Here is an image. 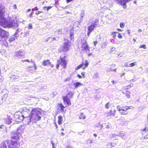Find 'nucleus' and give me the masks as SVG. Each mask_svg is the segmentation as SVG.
I'll list each match as a JSON object with an SVG mask.
<instances>
[{"label": "nucleus", "instance_id": "3", "mask_svg": "<svg viewBox=\"0 0 148 148\" xmlns=\"http://www.w3.org/2000/svg\"><path fill=\"white\" fill-rule=\"evenodd\" d=\"M3 13V10L1 9L0 8V25L4 27H9V22L4 18Z\"/></svg>", "mask_w": 148, "mask_h": 148}, {"label": "nucleus", "instance_id": "22", "mask_svg": "<svg viewBox=\"0 0 148 148\" xmlns=\"http://www.w3.org/2000/svg\"><path fill=\"white\" fill-rule=\"evenodd\" d=\"M120 112L122 115H127L128 114L127 111L123 109Z\"/></svg>", "mask_w": 148, "mask_h": 148}, {"label": "nucleus", "instance_id": "33", "mask_svg": "<svg viewBox=\"0 0 148 148\" xmlns=\"http://www.w3.org/2000/svg\"><path fill=\"white\" fill-rule=\"evenodd\" d=\"M130 107V106H126L125 107H124V108H125V110H126V111H127V110H128L129 109H131V108Z\"/></svg>", "mask_w": 148, "mask_h": 148}, {"label": "nucleus", "instance_id": "61", "mask_svg": "<svg viewBox=\"0 0 148 148\" xmlns=\"http://www.w3.org/2000/svg\"><path fill=\"white\" fill-rule=\"evenodd\" d=\"M148 138V134H147L146 136H145L144 139L145 138Z\"/></svg>", "mask_w": 148, "mask_h": 148}, {"label": "nucleus", "instance_id": "34", "mask_svg": "<svg viewBox=\"0 0 148 148\" xmlns=\"http://www.w3.org/2000/svg\"><path fill=\"white\" fill-rule=\"evenodd\" d=\"M15 36L14 37L11 36L10 38V41H12L14 40L15 39Z\"/></svg>", "mask_w": 148, "mask_h": 148}, {"label": "nucleus", "instance_id": "25", "mask_svg": "<svg viewBox=\"0 0 148 148\" xmlns=\"http://www.w3.org/2000/svg\"><path fill=\"white\" fill-rule=\"evenodd\" d=\"M84 11L83 10H82L81 12V13L80 14V16L81 17V18H80V19H82V18L84 17Z\"/></svg>", "mask_w": 148, "mask_h": 148}, {"label": "nucleus", "instance_id": "41", "mask_svg": "<svg viewBox=\"0 0 148 148\" xmlns=\"http://www.w3.org/2000/svg\"><path fill=\"white\" fill-rule=\"evenodd\" d=\"M94 77L95 78H97L98 77V75L97 73L94 74Z\"/></svg>", "mask_w": 148, "mask_h": 148}, {"label": "nucleus", "instance_id": "2", "mask_svg": "<svg viewBox=\"0 0 148 148\" xmlns=\"http://www.w3.org/2000/svg\"><path fill=\"white\" fill-rule=\"evenodd\" d=\"M39 108H33L31 110L30 116L29 117V121L32 123H37L40 120L42 114L39 110Z\"/></svg>", "mask_w": 148, "mask_h": 148}, {"label": "nucleus", "instance_id": "64", "mask_svg": "<svg viewBox=\"0 0 148 148\" xmlns=\"http://www.w3.org/2000/svg\"><path fill=\"white\" fill-rule=\"evenodd\" d=\"M112 82L113 84H116V82L115 81H114V80H112Z\"/></svg>", "mask_w": 148, "mask_h": 148}, {"label": "nucleus", "instance_id": "47", "mask_svg": "<svg viewBox=\"0 0 148 148\" xmlns=\"http://www.w3.org/2000/svg\"><path fill=\"white\" fill-rule=\"evenodd\" d=\"M118 37L120 38H122V36L120 34H118Z\"/></svg>", "mask_w": 148, "mask_h": 148}, {"label": "nucleus", "instance_id": "37", "mask_svg": "<svg viewBox=\"0 0 148 148\" xmlns=\"http://www.w3.org/2000/svg\"><path fill=\"white\" fill-rule=\"evenodd\" d=\"M120 25V27L122 28H123L124 27V24L123 23H121Z\"/></svg>", "mask_w": 148, "mask_h": 148}, {"label": "nucleus", "instance_id": "11", "mask_svg": "<svg viewBox=\"0 0 148 148\" xmlns=\"http://www.w3.org/2000/svg\"><path fill=\"white\" fill-rule=\"evenodd\" d=\"M58 63L60 64V65H61L63 68H66L67 63L66 60L61 58L60 59L58 60Z\"/></svg>", "mask_w": 148, "mask_h": 148}, {"label": "nucleus", "instance_id": "48", "mask_svg": "<svg viewBox=\"0 0 148 148\" xmlns=\"http://www.w3.org/2000/svg\"><path fill=\"white\" fill-rule=\"evenodd\" d=\"M42 12V11H38L36 12V14L38 15Z\"/></svg>", "mask_w": 148, "mask_h": 148}, {"label": "nucleus", "instance_id": "32", "mask_svg": "<svg viewBox=\"0 0 148 148\" xmlns=\"http://www.w3.org/2000/svg\"><path fill=\"white\" fill-rule=\"evenodd\" d=\"M28 28L29 29H33L32 25L31 23L29 24Z\"/></svg>", "mask_w": 148, "mask_h": 148}, {"label": "nucleus", "instance_id": "54", "mask_svg": "<svg viewBox=\"0 0 148 148\" xmlns=\"http://www.w3.org/2000/svg\"><path fill=\"white\" fill-rule=\"evenodd\" d=\"M85 74V73L84 72H82L81 73V75L83 76V78H84L85 76L84 75Z\"/></svg>", "mask_w": 148, "mask_h": 148}, {"label": "nucleus", "instance_id": "19", "mask_svg": "<svg viewBox=\"0 0 148 148\" xmlns=\"http://www.w3.org/2000/svg\"><path fill=\"white\" fill-rule=\"evenodd\" d=\"M73 84L75 86V88H77L78 87L83 85V84L79 82H76L74 83Z\"/></svg>", "mask_w": 148, "mask_h": 148}, {"label": "nucleus", "instance_id": "45", "mask_svg": "<svg viewBox=\"0 0 148 148\" xmlns=\"http://www.w3.org/2000/svg\"><path fill=\"white\" fill-rule=\"evenodd\" d=\"M18 147H16L14 146H13L11 145V143H10V148H18Z\"/></svg>", "mask_w": 148, "mask_h": 148}, {"label": "nucleus", "instance_id": "53", "mask_svg": "<svg viewBox=\"0 0 148 148\" xmlns=\"http://www.w3.org/2000/svg\"><path fill=\"white\" fill-rule=\"evenodd\" d=\"M125 66L126 67H130V65H128V64L127 63H126L125 64Z\"/></svg>", "mask_w": 148, "mask_h": 148}, {"label": "nucleus", "instance_id": "59", "mask_svg": "<svg viewBox=\"0 0 148 148\" xmlns=\"http://www.w3.org/2000/svg\"><path fill=\"white\" fill-rule=\"evenodd\" d=\"M112 144H113V143H110V147L111 148H112L113 146H114Z\"/></svg>", "mask_w": 148, "mask_h": 148}, {"label": "nucleus", "instance_id": "5", "mask_svg": "<svg viewBox=\"0 0 148 148\" xmlns=\"http://www.w3.org/2000/svg\"><path fill=\"white\" fill-rule=\"evenodd\" d=\"M19 112L22 115L24 118H27L30 116L31 115V112L30 109L29 110L25 107L21 108Z\"/></svg>", "mask_w": 148, "mask_h": 148}, {"label": "nucleus", "instance_id": "31", "mask_svg": "<svg viewBox=\"0 0 148 148\" xmlns=\"http://www.w3.org/2000/svg\"><path fill=\"white\" fill-rule=\"evenodd\" d=\"M62 29H60L57 31V33H58V34H63V33L62 32Z\"/></svg>", "mask_w": 148, "mask_h": 148}, {"label": "nucleus", "instance_id": "8", "mask_svg": "<svg viewBox=\"0 0 148 148\" xmlns=\"http://www.w3.org/2000/svg\"><path fill=\"white\" fill-rule=\"evenodd\" d=\"M73 95V93L71 92H70L68 93L67 95L63 97L64 101L66 102L69 106L71 105V103L70 100L68 98V96L69 98H71Z\"/></svg>", "mask_w": 148, "mask_h": 148}, {"label": "nucleus", "instance_id": "62", "mask_svg": "<svg viewBox=\"0 0 148 148\" xmlns=\"http://www.w3.org/2000/svg\"><path fill=\"white\" fill-rule=\"evenodd\" d=\"M50 37H49L48 38H47L46 39V42H47L49 40L50 38Z\"/></svg>", "mask_w": 148, "mask_h": 148}, {"label": "nucleus", "instance_id": "14", "mask_svg": "<svg viewBox=\"0 0 148 148\" xmlns=\"http://www.w3.org/2000/svg\"><path fill=\"white\" fill-rule=\"evenodd\" d=\"M83 20V19L82 18V19H81L79 20V21H76L74 22L73 23V28H75V27H78L79 26V25H80V23L82 22Z\"/></svg>", "mask_w": 148, "mask_h": 148}, {"label": "nucleus", "instance_id": "43", "mask_svg": "<svg viewBox=\"0 0 148 148\" xmlns=\"http://www.w3.org/2000/svg\"><path fill=\"white\" fill-rule=\"evenodd\" d=\"M29 32L28 31H26L24 32V35L26 36V35H28L29 34Z\"/></svg>", "mask_w": 148, "mask_h": 148}, {"label": "nucleus", "instance_id": "49", "mask_svg": "<svg viewBox=\"0 0 148 148\" xmlns=\"http://www.w3.org/2000/svg\"><path fill=\"white\" fill-rule=\"evenodd\" d=\"M112 71V70L110 68H109L107 70V72H111Z\"/></svg>", "mask_w": 148, "mask_h": 148}, {"label": "nucleus", "instance_id": "50", "mask_svg": "<svg viewBox=\"0 0 148 148\" xmlns=\"http://www.w3.org/2000/svg\"><path fill=\"white\" fill-rule=\"evenodd\" d=\"M111 114H112V110H111L110 111V112H109V113L108 114V116H110Z\"/></svg>", "mask_w": 148, "mask_h": 148}, {"label": "nucleus", "instance_id": "18", "mask_svg": "<svg viewBox=\"0 0 148 148\" xmlns=\"http://www.w3.org/2000/svg\"><path fill=\"white\" fill-rule=\"evenodd\" d=\"M21 30L19 28H18L16 29L15 33L14 34V36H15L16 38H17V37H18L19 35L18 33L20 32Z\"/></svg>", "mask_w": 148, "mask_h": 148}, {"label": "nucleus", "instance_id": "36", "mask_svg": "<svg viewBox=\"0 0 148 148\" xmlns=\"http://www.w3.org/2000/svg\"><path fill=\"white\" fill-rule=\"evenodd\" d=\"M139 48H143L144 49H145L146 48V46L145 45H140V46Z\"/></svg>", "mask_w": 148, "mask_h": 148}, {"label": "nucleus", "instance_id": "23", "mask_svg": "<svg viewBox=\"0 0 148 148\" xmlns=\"http://www.w3.org/2000/svg\"><path fill=\"white\" fill-rule=\"evenodd\" d=\"M59 105V107L60 108V110L62 112H63L64 106L62 104H60Z\"/></svg>", "mask_w": 148, "mask_h": 148}, {"label": "nucleus", "instance_id": "29", "mask_svg": "<svg viewBox=\"0 0 148 148\" xmlns=\"http://www.w3.org/2000/svg\"><path fill=\"white\" fill-rule=\"evenodd\" d=\"M19 77V76L18 75L15 76V75H13L12 76L11 78L12 79H18Z\"/></svg>", "mask_w": 148, "mask_h": 148}, {"label": "nucleus", "instance_id": "1", "mask_svg": "<svg viewBox=\"0 0 148 148\" xmlns=\"http://www.w3.org/2000/svg\"><path fill=\"white\" fill-rule=\"evenodd\" d=\"M25 128V126L24 125H21L17 129V131L16 132H12L11 136V145L16 147H18L20 146L19 143L17 142L19 137L18 135L20 133L23 132L24 129Z\"/></svg>", "mask_w": 148, "mask_h": 148}, {"label": "nucleus", "instance_id": "60", "mask_svg": "<svg viewBox=\"0 0 148 148\" xmlns=\"http://www.w3.org/2000/svg\"><path fill=\"white\" fill-rule=\"evenodd\" d=\"M133 86V84H130V85H129V86H128V87H130V88L131 87H132Z\"/></svg>", "mask_w": 148, "mask_h": 148}, {"label": "nucleus", "instance_id": "63", "mask_svg": "<svg viewBox=\"0 0 148 148\" xmlns=\"http://www.w3.org/2000/svg\"><path fill=\"white\" fill-rule=\"evenodd\" d=\"M70 36L71 38V39H72V36H73V33H71L70 34Z\"/></svg>", "mask_w": 148, "mask_h": 148}, {"label": "nucleus", "instance_id": "42", "mask_svg": "<svg viewBox=\"0 0 148 148\" xmlns=\"http://www.w3.org/2000/svg\"><path fill=\"white\" fill-rule=\"evenodd\" d=\"M31 61H29V60H28V59H26V60H21V61L23 62H31Z\"/></svg>", "mask_w": 148, "mask_h": 148}, {"label": "nucleus", "instance_id": "51", "mask_svg": "<svg viewBox=\"0 0 148 148\" xmlns=\"http://www.w3.org/2000/svg\"><path fill=\"white\" fill-rule=\"evenodd\" d=\"M94 44L95 46L97 44L98 42L97 41H95L94 42Z\"/></svg>", "mask_w": 148, "mask_h": 148}, {"label": "nucleus", "instance_id": "15", "mask_svg": "<svg viewBox=\"0 0 148 148\" xmlns=\"http://www.w3.org/2000/svg\"><path fill=\"white\" fill-rule=\"evenodd\" d=\"M16 119H18L20 120H23L24 119V117L22 116V115H20L19 114L14 115Z\"/></svg>", "mask_w": 148, "mask_h": 148}, {"label": "nucleus", "instance_id": "56", "mask_svg": "<svg viewBox=\"0 0 148 148\" xmlns=\"http://www.w3.org/2000/svg\"><path fill=\"white\" fill-rule=\"evenodd\" d=\"M77 77L79 78H82V76L78 74L77 75Z\"/></svg>", "mask_w": 148, "mask_h": 148}, {"label": "nucleus", "instance_id": "46", "mask_svg": "<svg viewBox=\"0 0 148 148\" xmlns=\"http://www.w3.org/2000/svg\"><path fill=\"white\" fill-rule=\"evenodd\" d=\"M116 112V110H114V112H113L112 111V114L113 116H114V114H115V113Z\"/></svg>", "mask_w": 148, "mask_h": 148}, {"label": "nucleus", "instance_id": "26", "mask_svg": "<svg viewBox=\"0 0 148 148\" xmlns=\"http://www.w3.org/2000/svg\"><path fill=\"white\" fill-rule=\"evenodd\" d=\"M136 62H134L129 64L130 67H133L136 65Z\"/></svg>", "mask_w": 148, "mask_h": 148}, {"label": "nucleus", "instance_id": "38", "mask_svg": "<svg viewBox=\"0 0 148 148\" xmlns=\"http://www.w3.org/2000/svg\"><path fill=\"white\" fill-rule=\"evenodd\" d=\"M84 65H85V67L87 66L88 65V63L87 61L86 60L85 61V64L83 63Z\"/></svg>", "mask_w": 148, "mask_h": 148}, {"label": "nucleus", "instance_id": "10", "mask_svg": "<svg viewBox=\"0 0 148 148\" xmlns=\"http://www.w3.org/2000/svg\"><path fill=\"white\" fill-rule=\"evenodd\" d=\"M82 47L86 52L89 51V48L85 40H83L81 41Z\"/></svg>", "mask_w": 148, "mask_h": 148}, {"label": "nucleus", "instance_id": "28", "mask_svg": "<svg viewBox=\"0 0 148 148\" xmlns=\"http://www.w3.org/2000/svg\"><path fill=\"white\" fill-rule=\"evenodd\" d=\"M124 108V107H121L120 106H117V108L118 111H119V112L123 110L122 108Z\"/></svg>", "mask_w": 148, "mask_h": 148}, {"label": "nucleus", "instance_id": "39", "mask_svg": "<svg viewBox=\"0 0 148 148\" xmlns=\"http://www.w3.org/2000/svg\"><path fill=\"white\" fill-rule=\"evenodd\" d=\"M51 6H48V7H44L43 8L44 9L46 8L47 11H48L49 10V9H51Z\"/></svg>", "mask_w": 148, "mask_h": 148}, {"label": "nucleus", "instance_id": "44", "mask_svg": "<svg viewBox=\"0 0 148 148\" xmlns=\"http://www.w3.org/2000/svg\"><path fill=\"white\" fill-rule=\"evenodd\" d=\"M125 96L128 98H130V95L129 94L126 93L125 94Z\"/></svg>", "mask_w": 148, "mask_h": 148}, {"label": "nucleus", "instance_id": "40", "mask_svg": "<svg viewBox=\"0 0 148 148\" xmlns=\"http://www.w3.org/2000/svg\"><path fill=\"white\" fill-rule=\"evenodd\" d=\"M71 78L70 77H69L67 78H66V79H65L64 80V82H66V81H70V80H71Z\"/></svg>", "mask_w": 148, "mask_h": 148}, {"label": "nucleus", "instance_id": "21", "mask_svg": "<svg viewBox=\"0 0 148 148\" xmlns=\"http://www.w3.org/2000/svg\"><path fill=\"white\" fill-rule=\"evenodd\" d=\"M62 117L61 116H58V123L59 125H60L62 124Z\"/></svg>", "mask_w": 148, "mask_h": 148}, {"label": "nucleus", "instance_id": "9", "mask_svg": "<svg viewBox=\"0 0 148 148\" xmlns=\"http://www.w3.org/2000/svg\"><path fill=\"white\" fill-rule=\"evenodd\" d=\"M18 25L16 20H10V28L15 29L18 27Z\"/></svg>", "mask_w": 148, "mask_h": 148}, {"label": "nucleus", "instance_id": "27", "mask_svg": "<svg viewBox=\"0 0 148 148\" xmlns=\"http://www.w3.org/2000/svg\"><path fill=\"white\" fill-rule=\"evenodd\" d=\"M83 65H84L83 63H82V64H80L77 67L76 69V70H77L79 69L80 68L82 67V66H83Z\"/></svg>", "mask_w": 148, "mask_h": 148}, {"label": "nucleus", "instance_id": "7", "mask_svg": "<svg viewBox=\"0 0 148 148\" xmlns=\"http://www.w3.org/2000/svg\"><path fill=\"white\" fill-rule=\"evenodd\" d=\"M71 42L68 40L64 42L62 46L59 49V51L60 52L63 51L64 52H67L69 50Z\"/></svg>", "mask_w": 148, "mask_h": 148}, {"label": "nucleus", "instance_id": "35", "mask_svg": "<svg viewBox=\"0 0 148 148\" xmlns=\"http://www.w3.org/2000/svg\"><path fill=\"white\" fill-rule=\"evenodd\" d=\"M110 103L109 102L107 103L105 105V108L106 109H108L109 108Z\"/></svg>", "mask_w": 148, "mask_h": 148}, {"label": "nucleus", "instance_id": "20", "mask_svg": "<svg viewBox=\"0 0 148 148\" xmlns=\"http://www.w3.org/2000/svg\"><path fill=\"white\" fill-rule=\"evenodd\" d=\"M17 5L16 4H11L10 5V9L12 11H14L17 10Z\"/></svg>", "mask_w": 148, "mask_h": 148}, {"label": "nucleus", "instance_id": "17", "mask_svg": "<svg viewBox=\"0 0 148 148\" xmlns=\"http://www.w3.org/2000/svg\"><path fill=\"white\" fill-rule=\"evenodd\" d=\"M50 64L51 62L49 60H44L43 61L42 65L44 66H47Z\"/></svg>", "mask_w": 148, "mask_h": 148}, {"label": "nucleus", "instance_id": "55", "mask_svg": "<svg viewBox=\"0 0 148 148\" xmlns=\"http://www.w3.org/2000/svg\"><path fill=\"white\" fill-rule=\"evenodd\" d=\"M127 124V121H124L122 123V124L123 125H124L125 124Z\"/></svg>", "mask_w": 148, "mask_h": 148}, {"label": "nucleus", "instance_id": "6", "mask_svg": "<svg viewBox=\"0 0 148 148\" xmlns=\"http://www.w3.org/2000/svg\"><path fill=\"white\" fill-rule=\"evenodd\" d=\"M0 41L2 40L3 41V44L5 46H8V43L6 42L5 37L6 35V32L2 29H0Z\"/></svg>", "mask_w": 148, "mask_h": 148}, {"label": "nucleus", "instance_id": "58", "mask_svg": "<svg viewBox=\"0 0 148 148\" xmlns=\"http://www.w3.org/2000/svg\"><path fill=\"white\" fill-rule=\"evenodd\" d=\"M33 12H32L31 14H29V16L30 17V18H31L32 17V14H33Z\"/></svg>", "mask_w": 148, "mask_h": 148}, {"label": "nucleus", "instance_id": "24", "mask_svg": "<svg viewBox=\"0 0 148 148\" xmlns=\"http://www.w3.org/2000/svg\"><path fill=\"white\" fill-rule=\"evenodd\" d=\"M86 117V116L83 113H81V114L80 116H79L80 119H85Z\"/></svg>", "mask_w": 148, "mask_h": 148}, {"label": "nucleus", "instance_id": "30", "mask_svg": "<svg viewBox=\"0 0 148 148\" xmlns=\"http://www.w3.org/2000/svg\"><path fill=\"white\" fill-rule=\"evenodd\" d=\"M118 34V32H114L112 33V36L113 37L115 38L116 36V34Z\"/></svg>", "mask_w": 148, "mask_h": 148}, {"label": "nucleus", "instance_id": "52", "mask_svg": "<svg viewBox=\"0 0 148 148\" xmlns=\"http://www.w3.org/2000/svg\"><path fill=\"white\" fill-rule=\"evenodd\" d=\"M57 63H58L56 65V67L57 69H58V68L59 67V65H60V64L58 63V61H57Z\"/></svg>", "mask_w": 148, "mask_h": 148}, {"label": "nucleus", "instance_id": "4", "mask_svg": "<svg viewBox=\"0 0 148 148\" xmlns=\"http://www.w3.org/2000/svg\"><path fill=\"white\" fill-rule=\"evenodd\" d=\"M91 24L88 27V32L87 35L89 36L92 32L93 30L95 27H99L100 25L99 23V20L98 19H95L92 21Z\"/></svg>", "mask_w": 148, "mask_h": 148}, {"label": "nucleus", "instance_id": "16", "mask_svg": "<svg viewBox=\"0 0 148 148\" xmlns=\"http://www.w3.org/2000/svg\"><path fill=\"white\" fill-rule=\"evenodd\" d=\"M119 135L124 140H125L127 138L126 134L123 132H120Z\"/></svg>", "mask_w": 148, "mask_h": 148}, {"label": "nucleus", "instance_id": "13", "mask_svg": "<svg viewBox=\"0 0 148 148\" xmlns=\"http://www.w3.org/2000/svg\"><path fill=\"white\" fill-rule=\"evenodd\" d=\"M31 62L33 64V66L34 67L29 66L27 68V70L28 71L34 70H36L37 69V67L35 62L34 61H32V59H31Z\"/></svg>", "mask_w": 148, "mask_h": 148}, {"label": "nucleus", "instance_id": "57", "mask_svg": "<svg viewBox=\"0 0 148 148\" xmlns=\"http://www.w3.org/2000/svg\"><path fill=\"white\" fill-rule=\"evenodd\" d=\"M74 0H66V2L67 3H69L71 1H73Z\"/></svg>", "mask_w": 148, "mask_h": 148}, {"label": "nucleus", "instance_id": "12", "mask_svg": "<svg viewBox=\"0 0 148 148\" xmlns=\"http://www.w3.org/2000/svg\"><path fill=\"white\" fill-rule=\"evenodd\" d=\"M25 55L24 53L22 50H20L18 51L15 52V56L18 58H21Z\"/></svg>", "mask_w": 148, "mask_h": 148}]
</instances>
